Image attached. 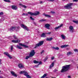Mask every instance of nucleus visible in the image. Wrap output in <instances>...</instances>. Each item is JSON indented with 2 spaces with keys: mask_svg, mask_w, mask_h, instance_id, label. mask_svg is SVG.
I'll return each instance as SVG.
<instances>
[{
  "mask_svg": "<svg viewBox=\"0 0 78 78\" xmlns=\"http://www.w3.org/2000/svg\"><path fill=\"white\" fill-rule=\"evenodd\" d=\"M70 65H66L65 66H63L62 67V69L60 70L61 73H64L67 72L70 69Z\"/></svg>",
  "mask_w": 78,
  "mask_h": 78,
  "instance_id": "obj_1",
  "label": "nucleus"
},
{
  "mask_svg": "<svg viewBox=\"0 0 78 78\" xmlns=\"http://www.w3.org/2000/svg\"><path fill=\"white\" fill-rule=\"evenodd\" d=\"M73 5V3H72L68 4L67 5H66L65 6H64V8L67 9H72V6Z\"/></svg>",
  "mask_w": 78,
  "mask_h": 78,
  "instance_id": "obj_2",
  "label": "nucleus"
},
{
  "mask_svg": "<svg viewBox=\"0 0 78 78\" xmlns=\"http://www.w3.org/2000/svg\"><path fill=\"white\" fill-rule=\"evenodd\" d=\"M20 73L21 74H23L27 78H31V76H29V75H28V73L26 71H21Z\"/></svg>",
  "mask_w": 78,
  "mask_h": 78,
  "instance_id": "obj_3",
  "label": "nucleus"
},
{
  "mask_svg": "<svg viewBox=\"0 0 78 78\" xmlns=\"http://www.w3.org/2000/svg\"><path fill=\"white\" fill-rule=\"evenodd\" d=\"M44 41H40V42L36 44V46L35 47V48H36V47H40V46H41L43 44V43H44Z\"/></svg>",
  "mask_w": 78,
  "mask_h": 78,
  "instance_id": "obj_4",
  "label": "nucleus"
},
{
  "mask_svg": "<svg viewBox=\"0 0 78 78\" xmlns=\"http://www.w3.org/2000/svg\"><path fill=\"white\" fill-rule=\"evenodd\" d=\"M21 27L23 28L24 30H26L27 31H29V29L28 28L27 26L23 24H21Z\"/></svg>",
  "mask_w": 78,
  "mask_h": 78,
  "instance_id": "obj_5",
  "label": "nucleus"
},
{
  "mask_svg": "<svg viewBox=\"0 0 78 78\" xmlns=\"http://www.w3.org/2000/svg\"><path fill=\"white\" fill-rule=\"evenodd\" d=\"M35 53L36 52H35L34 50H33L31 51V52L30 53L29 55L31 57H33V56H34L35 55Z\"/></svg>",
  "mask_w": 78,
  "mask_h": 78,
  "instance_id": "obj_6",
  "label": "nucleus"
},
{
  "mask_svg": "<svg viewBox=\"0 0 78 78\" xmlns=\"http://www.w3.org/2000/svg\"><path fill=\"white\" fill-rule=\"evenodd\" d=\"M4 54L5 55H6V56H8V57H9V59H12V57H11V55H10V54H9V53H8L7 52H5L4 53Z\"/></svg>",
  "mask_w": 78,
  "mask_h": 78,
  "instance_id": "obj_7",
  "label": "nucleus"
},
{
  "mask_svg": "<svg viewBox=\"0 0 78 78\" xmlns=\"http://www.w3.org/2000/svg\"><path fill=\"white\" fill-rule=\"evenodd\" d=\"M69 31L71 33H73V31H74V29H73V27L72 26H70L69 27Z\"/></svg>",
  "mask_w": 78,
  "mask_h": 78,
  "instance_id": "obj_8",
  "label": "nucleus"
},
{
  "mask_svg": "<svg viewBox=\"0 0 78 78\" xmlns=\"http://www.w3.org/2000/svg\"><path fill=\"white\" fill-rule=\"evenodd\" d=\"M54 65H55V62H52L49 66V69H52V68L54 67Z\"/></svg>",
  "mask_w": 78,
  "mask_h": 78,
  "instance_id": "obj_9",
  "label": "nucleus"
},
{
  "mask_svg": "<svg viewBox=\"0 0 78 78\" xmlns=\"http://www.w3.org/2000/svg\"><path fill=\"white\" fill-rule=\"evenodd\" d=\"M12 42L13 43H19V42H20V41L19 40H13L12 41Z\"/></svg>",
  "mask_w": 78,
  "mask_h": 78,
  "instance_id": "obj_10",
  "label": "nucleus"
},
{
  "mask_svg": "<svg viewBox=\"0 0 78 78\" xmlns=\"http://www.w3.org/2000/svg\"><path fill=\"white\" fill-rule=\"evenodd\" d=\"M21 46H22V47H24V48H28V46H27V45H25L24 44H22L21 43L19 44Z\"/></svg>",
  "mask_w": 78,
  "mask_h": 78,
  "instance_id": "obj_11",
  "label": "nucleus"
},
{
  "mask_svg": "<svg viewBox=\"0 0 78 78\" xmlns=\"http://www.w3.org/2000/svg\"><path fill=\"white\" fill-rule=\"evenodd\" d=\"M11 73L12 75V76H14L16 77L17 76V75L16 74L15 72L13 71H11Z\"/></svg>",
  "mask_w": 78,
  "mask_h": 78,
  "instance_id": "obj_12",
  "label": "nucleus"
},
{
  "mask_svg": "<svg viewBox=\"0 0 78 78\" xmlns=\"http://www.w3.org/2000/svg\"><path fill=\"white\" fill-rule=\"evenodd\" d=\"M12 8L13 9H14V10H16L17 9V7L16 6L13 5H12Z\"/></svg>",
  "mask_w": 78,
  "mask_h": 78,
  "instance_id": "obj_13",
  "label": "nucleus"
},
{
  "mask_svg": "<svg viewBox=\"0 0 78 78\" xmlns=\"http://www.w3.org/2000/svg\"><path fill=\"white\" fill-rule=\"evenodd\" d=\"M16 30V27H13L10 28V31H13L14 30Z\"/></svg>",
  "mask_w": 78,
  "mask_h": 78,
  "instance_id": "obj_14",
  "label": "nucleus"
},
{
  "mask_svg": "<svg viewBox=\"0 0 78 78\" xmlns=\"http://www.w3.org/2000/svg\"><path fill=\"white\" fill-rule=\"evenodd\" d=\"M62 26H63V24H62L60 25L59 26L55 27V30H58V29H59V28H61V27H62Z\"/></svg>",
  "mask_w": 78,
  "mask_h": 78,
  "instance_id": "obj_15",
  "label": "nucleus"
},
{
  "mask_svg": "<svg viewBox=\"0 0 78 78\" xmlns=\"http://www.w3.org/2000/svg\"><path fill=\"white\" fill-rule=\"evenodd\" d=\"M18 67L19 68H20V69H22V68L24 67V66L22 64H20L18 65Z\"/></svg>",
  "mask_w": 78,
  "mask_h": 78,
  "instance_id": "obj_16",
  "label": "nucleus"
},
{
  "mask_svg": "<svg viewBox=\"0 0 78 78\" xmlns=\"http://www.w3.org/2000/svg\"><path fill=\"white\" fill-rule=\"evenodd\" d=\"M45 27L47 29H50L49 27H50V24H46L45 25Z\"/></svg>",
  "mask_w": 78,
  "mask_h": 78,
  "instance_id": "obj_17",
  "label": "nucleus"
},
{
  "mask_svg": "<svg viewBox=\"0 0 78 78\" xmlns=\"http://www.w3.org/2000/svg\"><path fill=\"white\" fill-rule=\"evenodd\" d=\"M52 39H53V38H52V37H51L50 38H46V40L47 41H51Z\"/></svg>",
  "mask_w": 78,
  "mask_h": 78,
  "instance_id": "obj_18",
  "label": "nucleus"
},
{
  "mask_svg": "<svg viewBox=\"0 0 78 78\" xmlns=\"http://www.w3.org/2000/svg\"><path fill=\"white\" fill-rule=\"evenodd\" d=\"M61 37L62 39H64V40L66 39V36L65 35L62 34L61 35Z\"/></svg>",
  "mask_w": 78,
  "mask_h": 78,
  "instance_id": "obj_19",
  "label": "nucleus"
},
{
  "mask_svg": "<svg viewBox=\"0 0 78 78\" xmlns=\"http://www.w3.org/2000/svg\"><path fill=\"white\" fill-rule=\"evenodd\" d=\"M41 37H46V35H45V33H43L41 35Z\"/></svg>",
  "mask_w": 78,
  "mask_h": 78,
  "instance_id": "obj_20",
  "label": "nucleus"
},
{
  "mask_svg": "<svg viewBox=\"0 0 78 78\" xmlns=\"http://www.w3.org/2000/svg\"><path fill=\"white\" fill-rule=\"evenodd\" d=\"M68 46H69V45H64L61 46V48H66V47H67Z\"/></svg>",
  "mask_w": 78,
  "mask_h": 78,
  "instance_id": "obj_21",
  "label": "nucleus"
},
{
  "mask_svg": "<svg viewBox=\"0 0 78 78\" xmlns=\"http://www.w3.org/2000/svg\"><path fill=\"white\" fill-rule=\"evenodd\" d=\"M29 14H30V16H34V13H32L30 12H28Z\"/></svg>",
  "mask_w": 78,
  "mask_h": 78,
  "instance_id": "obj_22",
  "label": "nucleus"
},
{
  "mask_svg": "<svg viewBox=\"0 0 78 78\" xmlns=\"http://www.w3.org/2000/svg\"><path fill=\"white\" fill-rule=\"evenodd\" d=\"M42 62H39V64L38 65L35 66V67H38V66H39V65H41L42 64Z\"/></svg>",
  "mask_w": 78,
  "mask_h": 78,
  "instance_id": "obj_23",
  "label": "nucleus"
},
{
  "mask_svg": "<svg viewBox=\"0 0 78 78\" xmlns=\"http://www.w3.org/2000/svg\"><path fill=\"white\" fill-rule=\"evenodd\" d=\"M19 5H20V6H22V7H23V8H27V6L26 5H23L22 4H19Z\"/></svg>",
  "mask_w": 78,
  "mask_h": 78,
  "instance_id": "obj_24",
  "label": "nucleus"
},
{
  "mask_svg": "<svg viewBox=\"0 0 78 78\" xmlns=\"http://www.w3.org/2000/svg\"><path fill=\"white\" fill-rule=\"evenodd\" d=\"M40 12H36L35 13H34V16H37L38 14H39Z\"/></svg>",
  "mask_w": 78,
  "mask_h": 78,
  "instance_id": "obj_25",
  "label": "nucleus"
},
{
  "mask_svg": "<svg viewBox=\"0 0 78 78\" xmlns=\"http://www.w3.org/2000/svg\"><path fill=\"white\" fill-rule=\"evenodd\" d=\"M47 76V74H44V75L41 77V78H44Z\"/></svg>",
  "mask_w": 78,
  "mask_h": 78,
  "instance_id": "obj_26",
  "label": "nucleus"
},
{
  "mask_svg": "<svg viewBox=\"0 0 78 78\" xmlns=\"http://www.w3.org/2000/svg\"><path fill=\"white\" fill-rule=\"evenodd\" d=\"M16 48H18V49H22V47L18 45H16Z\"/></svg>",
  "mask_w": 78,
  "mask_h": 78,
  "instance_id": "obj_27",
  "label": "nucleus"
},
{
  "mask_svg": "<svg viewBox=\"0 0 78 78\" xmlns=\"http://www.w3.org/2000/svg\"><path fill=\"white\" fill-rule=\"evenodd\" d=\"M34 62V64H38V63H39V62L38 61H36V60H34L33 61Z\"/></svg>",
  "mask_w": 78,
  "mask_h": 78,
  "instance_id": "obj_28",
  "label": "nucleus"
},
{
  "mask_svg": "<svg viewBox=\"0 0 78 78\" xmlns=\"http://www.w3.org/2000/svg\"><path fill=\"white\" fill-rule=\"evenodd\" d=\"M72 54H73V53L72 52H69L67 53V55L68 56H69V55H72Z\"/></svg>",
  "mask_w": 78,
  "mask_h": 78,
  "instance_id": "obj_29",
  "label": "nucleus"
},
{
  "mask_svg": "<svg viewBox=\"0 0 78 78\" xmlns=\"http://www.w3.org/2000/svg\"><path fill=\"white\" fill-rule=\"evenodd\" d=\"M31 57L29 55V56H27L25 59H28V58H31Z\"/></svg>",
  "mask_w": 78,
  "mask_h": 78,
  "instance_id": "obj_30",
  "label": "nucleus"
},
{
  "mask_svg": "<svg viewBox=\"0 0 78 78\" xmlns=\"http://www.w3.org/2000/svg\"><path fill=\"white\" fill-rule=\"evenodd\" d=\"M44 15L45 17H51L50 15H48L45 14Z\"/></svg>",
  "mask_w": 78,
  "mask_h": 78,
  "instance_id": "obj_31",
  "label": "nucleus"
},
{
  "mask_svg": "<svg viewBox=\"0 0 78 78\" xmlns=\"http://www.w3.org/2000/svg\"><path fill=\"white\" fill-rule=\"evenodd\" d=\"M13 37L14 39H17V37L16 35H14L13 36Z\"/></svg>",
  "mask_w": 78,
  "mask_h": 78,
  "instance_id": "obj_32",
  "label": "nucleus"
},
{
  "mask_svg": "<svg viewBox=\"0 0 78 78\" xmlns=\"http://www.w3.org/2000/svg\"><path fill=\"white\" fill-rule=\"evenodd\" d=\"M48 57H46L44 59V62H46V61H47V59H48Z\"/></svg>",
  "mask_w": 78,
  "mask_h": 78,
  "instance_id": "obj_33",
  "label": "nucleus"
},
{
  "mask_svg": "<svg viewBox=\"0 0 78 78\" xmlns=\"http://www.w3.org/2000/svg\"><path fill=\"white\" fill-rule=\"evenodd\" d=\"M73 22L74 23H78V21L73 20Z\"/></svg>",
  "mask_w": 78,
  "mask_h": 78,
  "instance_id": "obj_34",
  "label": "nucleus"
},
{
  "mask_svg": "<svg viewBox=\"0 0 78 78\" xmlns=\"http://www.w3.org/2000/svg\"><path fill=\"white\" fill-rule=\"evenodd\" d=\"M4 1L6 2H9V3L11 2V1L9 0H4Z\"/></svg>",
  "mask_w": 78,
  "mask_h": 78,
  "instance_id": "obj_35",
  "label": "nucleus"
},
{
  "mask_svg": "<svg viewBox=\"0 0 78 78\" xmlns=\"http://www.w3.org/2000/svg\"><path fill=\"white\" fill-rule=\"evenodd\" d=\"M13 50V46L11 45V51H12Z\"/></svg>",
  "mask_w": 78,
  "mask_h": 78,
  "instance_id": "obj_36",
  "label": "nucleus"
},
{
  "mask_svg": "<svg viewBox=\"0 0 78 78\" xmlns=\"http://www.w3.org/2000/svg\"><path fill=\"white\" fill-rule=\"evenodd\" d=\"M56 50H59V48L58 47H55V49Z\"/></svg>",
  "mask_w": 78,
  "mask_h": 78,
  "instance_id": "obj_37",
  "label": "nucleus"
},
{
  "mask_svg": "<svg viewBox=\"0 0 78 78\" xmlns=\"http://www.w3.org/2000/svg\"><path fill=\"white\" fill-rule=\"evenodd\" d=\"M30 19H31V20H34V18H33L32 16L30 17Z\"/></svg>",
  "mask_w": 78,
  "mask_h": 78,
  "instance_id": "obj_38",
  "label": "nucleus"
},
{
  "mask_svg": "<svg viewBox=\"0 0 78 78\" xmlns=\"http://www.w3.org/2000/svg\"><path fill=\"white\" fill-rule=\"evenodd\" d=\"M74 51L75 52H78V50L77 49H75L74 50Z\"/></svg>",
  "mask_w": 78,
  "mask_h": 78,
  "instance_id": "obj_39",
  "label": "nucleus"
},
{
  "mask_svg": "<svg viewBox=\"0 0 78 78\" xmlns=\"http://www.w3.org/2000/svg\"><path fill=\"white\" fill-rule=\"evenodd\" d=\"M45 21V20H44L43 19H41V20L39 21V22H44V21Z\"/></svg>",
  "mask_w": 78,
  "mask_h": 78,
  "instance_id": "obj_40",
  "label": "nucleus"
},
{
  "mask_svg": "<svg viewBox=\"0 0 78 78\" xmlns=\"http://www.w3.org/2000/svg\"><path fill=\"white\" fill-rule=\"evenodd\" d=\"M44 53V50H43L41 52V54H42V53Z\"/></svg>",
  "mask_w": 78,
  "mask_h": 78,
  "instance_id": "obj_41",
  "label": "nucleus"
},
{
  "mask_svg": "<svg viewBox=\"0 0 78 78\" xmlns=\"http://www.w3.org/2000/svg\"><path fill=\"white\" fill-rule=\"evenodd\" d=\"M48 1H49L50 2H53L55 0H47Z\"/></svg>",
  "mask_w": 78,
  "mask_h": 78,
  "instance_id": "obj_42",
  "label": "nucleus"
},
{
  "mask_svg": "<svg viewBox=\"0 0 78 78\" xmlns=\"http://www.w3.org/2000/svg\"><path fill=\"white\" fill-rule=\"evenodd\" d=\"M3 12H0V15H3Z\"/></svg>",
  "mask_w": 78,
  "mask_h": 78,
  "instance_id": "obj_43",
  "label": "nucleus"
},
{
  "mask_svg": "<svg viewBox=\"0 0 78 78\" xmlns=\"http://www.w3.org/2000/svg\"><path fill=\"white\" fill-rule=\"evenodd\" d=\"M47 34H51V32H49L47 33Z\"/></svg>",
  "mask_w": 78,
  "mask_h": 78,
  "instance_id": "obj_44",
  "label": "nucleus"
},
{
  "mask_svg": "<svg viewBox=\"0 0 78 78\" xmlns=\"http://www.w3.org/2000/svg\"><path fill=\"white\" fill-rule=\"evenodd\" d=\"M54 72H58V70L57 69H55L54 70Z\"/></svg>",
  "mask_w": 78,
  "mask_h": 78,
  "instance_id": "obj_45",
  "label": "nucleus"
},
{
  "mask_svg": "<svg viewBox=\"0 0 78 78\" xmlns=\"http://www.w3.org/2000/svg\"><path fill=\"white\" fill-rule=\"evenodd\" d=\"M40 3H41V4L43 3V2L42 1H40Z\"/></svg>",
  "mask_w": 78,
  "mask_h": 78,
  "instance_id": "obj_46",
  "label": "nucleus"
},
{
  "mask_svg": "<svg viewBox=\"0 0 78 78\" xmlns=\"http://www.w3.org/2000/svg\"><path fill=\"white\" fill-rule=\"evenodd\" d=\"M54 58H55V57H52L51 58V59L52 60H53L54 59Z\"/></svg>",
  "mask_w": 78,
  "mask_h": 78,
  "instance_id": "obj_47",
  "label": "nucleus"
},
{
  "mask_svg": "<svg viewBox=\"0 0 78 78\" xmlns=\"http://www.w3.org/2000/svg\"><path fill=\"white\" fill-rule=\"evenodd\" d=\"M52 48H53V49H55L56 48L54 46L52 47Z\"/></svg>",
  "mask_w": 78,
  "mask_h": 78,
  "instance_id": "obj_48",
  "label": "nucleus"
},
{
  "mask_svg": "<svg viewBox=\"0 0 78 78\" xmlns=\"http://www.w3.org/2000/svg\"><path fill=\"white\" fill-rule=\"evenodd\" d=\"M78 1V0H73V2H77Z\"/></svg>",
  "mask_w": 78,
  "mask_h": 78,
  "instance_id": "obj_49",
  "label": "nucleus"
},
{
  "mask_svg": "<svg viewBox=\"0 0 78 78\" xmlns=\"http://www.w3.org/2000/svg\"><path fill=\"white\" fill-rule=\"evenodd\" d=\"M51 13H52V14H54L55 13V12L54 11L51 12Z\"/></svg>",
  "mask_w": 78,
  "mask_h": 78,
  "instance_id": "obj_50",
  "label": "nucleus"
},
{
  "mask_svg": "<svg viewBox=\"0 0 78 78\" xmlns=\"http://www.w3.org/2000/svg\"><path fill=\"white\" fill-rule=\"evenodd\" d=\"M1 61H2V60L1 59H0V64H2V62H1Z\"/></svg>",
  "mask_w": 78,
  "mask_h": 78,
  "instance_id": "obj_51",
  "label": "nucleus"
},
{
  "mask_svg": "<svg viewBox=\"0 0 78 78\" xmlns=\"http://www.w3.org/2000/svg\"><path fill=\"white\" fill-rule=\"evenodd\" d=\"M34 25H37V23H36L34 22Z\"/></svg>",
  "mask_w": 78,
  "mask_h": 78,
  "instance_id": "obj_52",
  "label": "nucleus"
},
{
  "mask_svg": "<svg viewBox=\"0 0 78 78\" xmlns=\"http://www.w3.org/2000/svg\"><path fill=\"white\" fill-rule=\"evenodd\" d=\"M23 16H25V13H23L22 14Z\"/></svg>",
  "mask_w": 78,
  "mask_h": 78,
  "instance_id": "obj_53",
  "label": "nucleus"
},
{
  "mask_svg": "<svg viewBox=\"0 0 78 78\" xmlns=\"http://www.w3.org/2000/svg\"><path fill=\"white\" fill-rule=\"evenodd\" d=\"M68 78H71V77L70 76H68Z\"/></svg>",
  "mask_w": 78,
  "mask_h": 78,
  "instance_id": "obj_54",
  "label": "nucleus"
},
{
  "mask_svg": "<svg viewBox=\"0 0 78 78\" xmlns=\"http://www.w3.org/2000/svg\"><path fill=\"white\" fill-rule=\"evenodd\" d=\"M25 16H28V14L25 13Z\"/></svg>",
  "mask_w": 78,
  "mask_h": 78,
  "instance_id": "obj_55",
  "label": "nucleus"
},
{
  "mask_svg": "<svg viewBox=\"0 0 78 78\" xmlns=\"http://www.w3.org/2000/svg\"><path fill=\"white\" fill-rule=\"evenodd\" d=\"M0 78H3V77H0Z\"/></svg>",
  "mask_w": 78,
  "mask_h": 78,
  "instance_id": "obj_56",
  "label": "nucleus"
},
{
  "mask_svg": "<svg viewBox=\"0 0 78 78\" xmlns=\"http://www.w3.org/2000/svg\"><path fill=\"white\" fill-rule=\"evenodd\" d=\"M67 49L69 50V49L68 48H67Z\"/></svg>",
  "mask_w": 78,
  "mask_h": 78,
  "instance_id": "obj_57",
  "label": "nucleus"
},
{
  "mask_svg": "<svg viewBox=\"0 0 78 78\" xmlns=\"http://www.w3.org/2000/svg\"><path fill=\"white\" fill-rule=\"evenodd\" d=\"M0 72H1V71L0 70Z\"/></svg>",
  "mask_w": 78,
  "mask_h": 78,
  "instance_id": "obj_58",
  "label": "nucleus"
},
{
  "mask_svg": "<svg viewBox=\"0 0 78 78\" xmlns=\"http://www.w3.org/2000/svg\"><path fill=\"white\" fill-rule=\"evenodd\" d=\"M77 55H78V54H77Z\"/></svg>",
  "mask_w": 78,
  "mask_h": 78,
  "instance_id": "obj_59",
  "label": "nucleus"
}]
</instances>
